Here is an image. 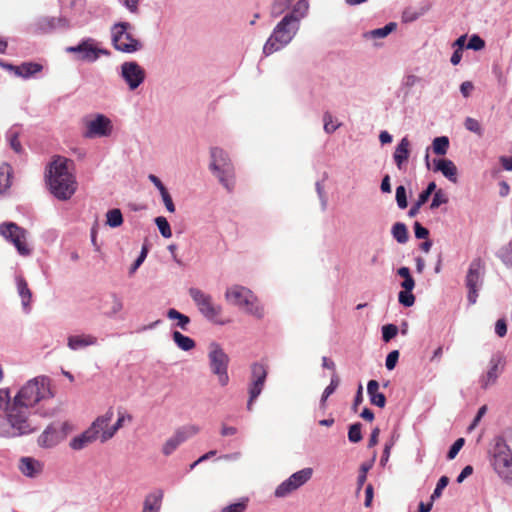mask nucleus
<instances>
[{"label": "nucleus", "instance_id": "1", "mask_svg": "<svg viewBox=\"0 0 512 512\" xmlns=\"http://www.w3.org/2000/svg\"><path fill=\"white\" fill-rule=\"evenodd\" d=\"M309 2L298 0L283 18L275 25L263 46L265 56L272 55L288 46L300 30L301 21L309 12Z\"/></svg>", "mask_w": 512, "mask_h": 512}, {"label": "nucleus", "instance_id": "2", "mask_svg": "<svg viewBox=\"0 0 512 512\" xmlns=\"http://www.w3.org/2000/svg\"><path fill=\"white\" fill-rule=\"evenodd\" d=\"M45 181L55 198L69 200L77 190L73 161L63 156H54L46 167Z\"/></svg>", "mask_w": 512, "mask_h": 512}, {"label": "nucleus", "instance_id": "3", "mask_svg": "<svg viewBox=\"0 0 512 512\" xmlns=\"http://www.w3.org/2000/svg\"><path fill=\"white\" fill-rule=\"evenodd\" d=\"M224 297L229 304L238 307L248 315L257 319L265 316L264 305L248 287L239 284L231 285L226 289Z\"/></svg>", "mask_w": 512, "mask_h": 512}, {"label": "nucleus", "instance_id": "4", "mask_svg": "<svg viewBox=\"0 0 512 512\" xmlns=\"http://www.w3.org/2000/svg\"><path fill=\"white\" fill-rule=\"evenodd\" d=\"M488 454L495 473L503 482L512 486V450L502 436L493 439Z\"/></svg>", "mask_w": 512, "mask_h": 512}, {"label": "nucleus", "instance_id": "5", "mask_svg": "<svg viewBox=\"0 0 512 512\" xmlns=\"http://www.w3.org/2000/svg\"><path fill=\"white\" fill-rule=\"evenodd\" d=\"M50 397H52V393L49 379L45 376H39L27 381L12 401L33 408L41 400Z\"/></svg>", "mask_w": 512, "mask_h": 512}, {"label": "nucleus", "instance_id": "6", "mask_svg": "<svg viewBox=\"0 0 512 512\" xmlns=\"http://www.w3.org/2000/svg\"><path fill=\"white\" fill-rule=\"evenodd\" d=\"M30 409L12 401L6 408V420L10 426L12 438L28 435L37 430V425L30 418Z\"/></svg>", "mask_w": 512, "mask_h": 512}, {"label": "nucleus", "instance_id": "7", "mask_svg": "<svg viewBox=\"0 0 512 512\" xmlns=\"http://www.w3.org/2000/svg\"><path fill=\"white\" fill-rule=\"evenodd\" d=\"M210 157V170L220 184L231 192L235 186V169L228 153L219 147H213L210 150Z\"/></svg>", "mask_w": 512, "mask_h": 512}, {"label": "nucleus", "instance_id": "8", "mask_svg": "<svg viewBox=\"0 0 512 512\" xmlns=\"http://www.w3.org/2000/svg\"><path fill=\"white\" fill-rule=\"evenodd\" d=\"M132 25L121 21L114 23L110 28L111 43L115 50L132 54L142 49V43L131 33Z\"/></svg>", "mask_w": 512, "mask_h": 512}, {"label": "nucleus", "instance_id": "9", "mask_svg": "<svg viewBox=\"0 0 512 512\" xmlns=\"http://www.w3.org/2000/svg\"><path fill=\"white\" fill-rule=\"evenodd\" d=\"M207 358L210 372L217 378L219 385L227 386L230 381L228 374L230 357L228 354L219 343L211 342L208 346Z\"/></svg>", "mask_w": 512, "mask_h": 512}, {"label": "nucleus", "instance_id": "10", "mask_svg": "<svg viewBox=\"0 0 512 512\" xmlns=\"http://www.w3.org/2000/svg\"><path fill=\"white\" fill-rule=\"evenodd\" d=\"M82 136L86 139L106 138L113 132L112 120L102 113H94L82 119Z\"/></svg>", "mask_w": 512, "mask_h": 512}, {"label": "nucleus", "instance_id": "11", "mask_svg": "<svg viewBox=\"0 0 512 512\" xmlns=\"http://www.w3.org/2000/svg\"><path fill=\"white\" fill-rule=\"evenodd\" d=\"M65 51L69 54H74L76 60L94 63L101 56H109L110 52L102 48L100 43L91 37L83 38L77 45L66 47Z\"/></svg>", "mask_w": 512, "mask_h": 512}, {"label": "nucleus", "instance_id": "12", "mask_svg": "<svg viewBox=\"0 0 512 512\" xmlns=\"http://www.w3.org/2000/svg\"><path fill=\"white\" fill-rule=\"evenodd\" d=\"M73 429V425L67 421L58 424L52 423L38 436L37 444L43 449L55 448L66 439Z\"/></svg>", "mask_w": 512, "mask_h": 512}, {"label": "nucleus", "instance_id": "13", "mask_svg": "<svg viewBox=\"0 0 512 512\" xmlns=\"http://www.w3.org/2000/svg\"><path fill=\"white\" fill-rule=\"evenodd\" d=\"M484 277V264L481 258H474L468 267L465 285L468 289L467 300L470 305L477 302L478 292L482 288Z\"/></svg>", "mask_w": 512, "mask_h": 512}, {"label": "nucleus", "instance_id": "14", "mask_svg": "<svg viewBox=\"0 0 512 512\" xmlns=\"http://www.w3.org/2000/svg\"><path fill=\"white\" fill-rule=\"evenodd\" d=\"M0 235L13 244L17 252L22 256L31 254V249L26 243L28 232L14 222H3L0 224Z\"/></svg>", "mask_w": 512, "mask_h": 512}, {"label": "nucleus", "instance_id": "15", "mask_svg": "<svg viewBox=\"0 0 512 512\" xmlns=\"http://www.w3.org/2000/svg\"><path fill=\"white\" fill-rule=\"evenodd\" d=\"M188 293L204 318L216 321V318L221 315L222 306L214 303L213 297L210 294L195 287L190 288Z\"/></svg>", "mask_w": 512, "mask_h": 512}, {"label": "nucleus", "instance_id": "16", "mask_svg": "<svg viewBox=\"0 0 512 512\" xmlns=\"http://www.w3.org/2000/svg\"><path fill=\"white\" fill-rule=\"evenodd\" d=\"M119 75L130 91L138 89L145 81L146 72L136 61H126L120 65Z\"/></svg>", "mask_w": 512, "mask_h": 512}, {"label": "nucleus", "instance_id": "17", "mask_svg": "<svg viewBox=\"0 0 512 512\" xmlns=\"http://www.w3.org/2000/svg\"><path fill=\"white\" fill-rule=\"evenodd\" d=\"M313 474L312 468H304L284 480L275 489L274 495L277 498H284L308 482Z\"/></svg>", "mask_w": 512, "mask_h": 512}, {"label": "nucleus", "instance_id": "18", "mask_svg": "<svg viewBox=\"0 0 512 512\" xmlns=\"http://www.w3.org/2000/svg\"><path fill=\"white\" fill-rule=\"evenodd\" d=\"M113 417L114 410L112 407H110L105 411L104 414L96 417L94 421L91 423L89 428L97 441H100L101 443H106L114 437L113 431L111 429V421Z\"/></svg>", "mask_w": 512, "mask_h": 512}, {"label": "nucleus", "instance_id": "19", "mask_svg": "<svg viewBox=\"0 0 512 512\" xmlns=\"http://www.w3.org/2000/svg\"><path fill=\"white\" fill-rule=\"evenodd\" d=\"M504 366V356L501 353L493 354L488 362L487 370L479 378L481 388L488 389L493 386L502 374Z\"/></svg>", "mask_w": 512, "mask_h": 512}, {"label": "nucleus", "instance_id": "20", "mask_svg": "<svg viewBox=\"0 0 512 512\" xmlns=\"http://www.w3.org/2000/svg\"><path fill=\"white\" fill-rule=\"evenodd\" d=\"M199 431L200 428L196 425H187L177 429L163 444L162 453L165 456L171 455L183 442L198 434Z\"/></svg>", "mask_w": 512, "mask_h": 512}, {"label": "nucleus", "instance_id": "21", "mask_svg": "<svg viewBox=\"0 0 512 512\" xmlns=\"http://www.w3.org/2000/svg\"><path fill=\"white\" fill-rule=\"evenodd\" d=\"M98 337L89 333H79L69 335L67 338V347L72 351H79L90 346L98 345Z\"/></svg>", "mask_w": 512, "mask_h": 512}, {"label": "nucleus", "instance_id": "22", "mask_svg": "<svg viewBox=\"0 0 512 512\" xmlns=\"http://www.w3.org/2000/svg\"><path fill=\"white\" fill-rule=\"evenodd\" d=\"M18 468L24 476L35 478L43 472L44 464L33 457H22L19 460Z\"/></svg>", "mask_w": 512, "mask_h": 512}, {"label": "nucleus", "instance_id": "23", "mask_svg": "<svg viewBox=\"0 0 512 512\" xmlns=\"http://www.w3.org/2000/svg\"><path fill=\"white\" fill-rule=\"evenodd\" d=\"M433 170L441 172L452 183L457 182V167L450 159L439 158L433 161Z\"/></svg>", "mask_w": 512, "mask_h": 512}, {"label": "nucleus", "instance_id": "24", "mask_svg": "<svg viewBox=\"0 0 512 512\" xmlns=\"http://www.w3.org/2000/svg\"><path fill=\"white\" fill-rule=\"evenodd\" d=\"M410 154V141L408 137H403L395 148L393 159L399 170L404 168Z\"/></svg>", "mask_w": 512, "mask_h": 512}, {"label": "nucleus", "instance_id": "25", "mask_svg": "<svg viewBox=\"0 0 512 512\" xmlns=\"http://www.w3.org/2000/svg\"><path fill=\"white\" fill-rule=\"evenodd\" d=\"M15 283H16L18 295L21 298L22 308L25 313H29L30 309H31L30 303L32 300V292L29 289L26 280L22 276H20V275L16 276Z\"/></svg>", "mask_w": 512, "mask_h": 512}, {"label": "nucleus", "instance_id": "26", "mask_svg": "<svg viewBox=\"0 0 512 512\" xmlns=\"http://www.w3.org/2000/svg\"><path fill=\"white\" fill-rule=\"evenodd\" d=\"M97 441L94 437L92 431L88 427L85 431H83L81 434L73 437L69 442V447L72 450L80 451L87 447L89 444Z\"/></svg>", "mask_w": 512, "mask_h": 512}, {"label": "nucleus", "instance_id": "27", "mask_svg": "<svg viewBox=\"0 0 512 512\" xmlns=\"http://www.w3.org/2000/svg\"><path fill=\"white\" fill-rule=\"evenodd\" d=\"M163 491L157 489L149 493L144 500L142 512H159L163 499Z\"/></svg>", "mask_w": 512, "mask_h": 512}, {"label": "nucleus", "instance_id": "28", "mask_svg": "<svg viewBox=\"0 0 512 512\" xmlns=\"http://www.w3.org/2000/svg\"><path fill=\"white\" fill-rule=\"evenodd\" d=\"M65 26H67V20L65 18L43 17L36 23L37 30L43 33Z\"/></svg>", "mask_w": 512, "mask_h": 512}, {"label": "nucleus", "instance_id": "29", "mask_svg": "<svg viewBox=\"0 0 512 512\" xmlns=\"http://www.w3.org/2000/svg\"><path fill=\"white\" fill-rule=\"evenodd\" d=\"M367 393L371 404L383 408L386 405V397L379 392V383L376 380H370L367 384Z\"/></svg>", "mask_w": 512, "mask_h": 512}, {"label": "nucleus", "instance_id": "30", "mask_svg": "<svg viewBox=\"0 0 512 512\" xmlns=\"http://www.w3.org/2000/svg\"><path fill=\"white\" fill-rule=\"evenodd\" d=\"M14 73L22 78H29L42 70V65L34 62H26L19 66H9Z\"/></svg>", "mask_w": 512, "mask_h": 512}, {"label": "nucleus", "instance_id": "31", "mask_svg": "<svg viewBox=\"0 0 512 512\" xmlns=\"http://www.w3.org/2000/svg\"><path fill=\"white\" fill-rule=\"evenodd\" d=\"M172 339L175 345L185 352L191 351L196 346L195 341L191 337L182 334L180 331H173Z\"/></svg>", "mask_w": 512, "mask_h": 512}, {"label": "nucleus", "instance_id": "32", "mask_svg": "<svg viewBox=\"0 0 512 512\" xmlns=\"http://www.w3.org/2000/svg\"><path fill=\"white\" fill-rule=\"evenodd\" d=\"M167 318L169 320H175L176 327L183 331L188 330V326L191 322L190 318L187 315L180 313L178 310L174 308H170L167 310Z\"/></svg>", "mask_w": 512, "mask_h": 512}, {"label": "nucleus", "instance_id": "33", "mask_svg": "<svg viewBox=\"0 0 512 512\" xmlns=\"http://www.w3.org/2000/svg\"><path fill=\"white\" fill-rule=\"evenodd\" d=\"M294 0H273L270 7L271 17H279L291 8Z\"/></svg>", "mask_w": 512, "mask_h": 512}, {"label": "nucleus", "instance_id": "34", "mask_svg": "<svg viewBox=\"0 0 512 512\" xmlns=\"http://www.w3.org/2000/svg\"><path fill=\"white\" fill-rule=\"evenodd\" d=\"M12 169L9 164L0 165V193H4L11 186Z\"/></svg>", "mask_w": 512, "mask_h": 512}, {"label": "nucleus", "instance_id": "35", "mask_svg": "<svg viewBox=\"0 0 512 512\" xmlns=\"http://www.w3.org/2000/svg\"><path fill=\"white\" fill-rule=\"evenodd\" d=\"M396 26H397L396 23L390 22V23L386 24L384 27L377 28V29L366 32L365 37L371 38V39L385 38L396 29Z\"/></svg>", "mask_w": 512, "mask_h": 512}, {"label": "nucleus", "instance_id": "36", "mask_svg": "<svg viewBox=\"0 0 512 512\" xmlns=\"http://www.w3.org/2000/svg\"><path fill=\"white\" fill-rule=\"evenodd\" d=\"M86 7V0H68L64 9H69L71 16L76 19L83 17Z\"/></svg>", "mask_w": 512, "mask_h": 512}, {"label": "nucleus", "instance_id": "37", "mask_svg": "<svg viewBox=\"0 0 512 512\" xmlns=\"http://www.w3.org/2000/svg\"><path fill=\"white\" fill-rule=\"evenodd\" d=\"M391 234L399 244H405L409 238L408 229L402 222H397L392 226Z\"/></svg>", "mask_w": 512, "mask_h": 512}, {"label": "nucleus", "instance_id": "38", "mask_svg": "<svg viewBox=\"0 0 512 512\" xmlns=\"http://www.w3.org/2000/svg\"><path fill=\"white\" fill-rule=\"evenodd\" d=\"M267 369L262 363H253L251 366V382L265 384Z\"/></svg>", "mask_w": 512, "mask_h": 512}, {"label": "nucleus", "instance_id": "39", "mask_svg": "<svg viewBox=\"0 0 512 512\" xmlns=\"http://www.w3.org/2000/svg\"><path fill=\"white\" fill-rule=\"evenodd\" d=\"M133 420V417L131 414L126 412L124 409L119 408L117 410V420L114 424H111V429L113 431V436L116 435L119 429H121L125 423H131Z\"/></svg>", "mask_w": 512, "mask_h": 512}, {"label": "nucleus", "instance_id": "40", "mask_svg": "<svg viewBox=\"0 0 512 512\" xmlns=\"http://www.w3.org/2000/svg\"><path fill=\"white\" fill-rule=\"evenodd\" d=\"M397 274L401 276L404 280L401 282V287L403 290L413 291L415 287V281L411 276L410 269L408 267H400L397 270Z\"/></svg>", "mask_w": 512, "mask_h": 512}, {"label": "nucleus", "instance_id": "41", "mask_svg": "<svg viewBox=\"0 0 512 512\" xmlns=\"http://www.w3.org/2000/svg\"><path fill=\"white\" fill-rule=\"evenodd\" d=\"M123 223L122 212L118 208L108 210L106 213V224L111 228H117Z\"/></svg>", "mask_w": 512, "mask_h": 512}, {"label": "nucleus", "instance_id": "42", "mask_svg": "<svg viewBox=\"0 0 512 512\" xmlns=\"http://www.w3.org/2000/svg\"><path fill=\"white\" fill-rule=\"evenodd\" d=\"M19 136V129L17 127L10 128L6 133L7 141L9 142L11 148L17 152L20 153L22 150L21 143L18 140Z\"/></svg>", "mask_w": 512, "mask_h": 512}, {"label": "nucleus", "instance_id": "43", "mask_svg": "<svg viewBox=\"0 0 512 512\" xmlns=\"http://www.w3.org/2000/svg\"><path fill=\"white\" fill-rule=\"evenodd\" d=\"M432 148L435 154L445 155L449 148V139L446 136L436 137L433 140Z\"/></svg>", "mask_w": 512, "mask_h": 512}, {"label": "nucleus", "instance_id": "44", "mask_svg": "<svg viewBox=\"0 0 512 512\" xmlns=\"http://www.w3.org/2000/svg\"><path fill=\"white\" fill-rule=\"evenodd\" d=\"M338 385H339V379H338V376L334 373L331 378L330 384L323 391V394H322V397L320 400L321 407H323V408L325 407L326 400L328 399V397L331 394H333L335 392Z\"/></svg>", "mask_w": 512, "mask_h": 512}, {"label": "nucleus", "instance_id": "45", "mask_svg": "<svg viewBox=\"0 0 512 512\" xmlns=\"http://www.w3.org/2000/svg\"><path fill=\"white\" fill-rule=\"evenodd\" d=\"M155 224L162 235V237L168 239L172 236V231L169 222L163 216H159L155 218Z\"/></svg>", "mask_w": 512, "mask_h": 512}, {"label": "nucleus", "instance_id": "46", "mask_svg": "<svg viewBox=\"0 0 512 512\" xmlns=\"http://www.w3.org/2000/svg\"><path fill=\"white\" fill-rule=\"evenodd\" d=\"M464 127L468 131L475 133L478 136L483 135V128H482L481 124L479 123V121L475 118L466 117L465 121H464Z\"/></svg>", "mask_w": 512, "mask_h": 512}, {"label": "nucleus", "instance_id": "47", "mask_svg": "<svg viewBox=\"0 0 512 512\" xmlns=\"http://www.w3.org/2000/svg\"><path fill=\"white\" fill-rule=\"evenodd\" d=\"M323 122H324V126H323L324 131L328 134H332L341 126V123L334 121L332 115L329 112H326L324 114Z\"/></svg>", "mask_w": 512, "mask_h": 512}, {"label": "nucleus", "instance_id": "48", "mask_svg": "<svg viewBox=\"0 0 512 512\" xmlns=\"http://www.w3.org/2000/svg\"><path fill=\"white\" fill-rule=\"evenodd\" d=\"M448 202V196L447 194L442 190H436L433 194V198L430 204V209H436L439 206L446 204Z\"/></svg>", "mask_w": 512, "mask_h": 512}, {"label": "nucleus", "instance_id": "49", "mask_svg": "<svg viewBox=\"0 0 512 512\" xmlns=\"http://www.w3.org/2000/svg\"><path fill=\"white\" fill-rule=\"evenodd\" d=\"M448 484H449V478L447 476L440 477L433 493L431 494L430 500L432 502H434L436 499L440 498L442 495L443 489H445Z\"/></svg>", "mask_w": 512, "mask_h": 512}, {"label": "nucleus", "instance_id": "50", "mask_svg": "<svg viewBox=\"0 0 512 512\" xmlns=\"http://www.w3.org/2000/svg\"><path fill=\"white\" fill-rule=\"evenodd\" d=\"M398 301L404 307H411L415 303V296L412 291L402 290L398 294Z\"/></svg>", "mask_w": 512, "mask_h": 512}, {"label": "nucleus", "instance_id": "51", "mask_svg": "<svg viewBox=\"0 0 512 512\" xmlns=\"http://www.w3.org/2000/svg\"><path fill=\"white\" fill-rule=\"evenodd\" d=\"M348 439L352 443H358L362 440L361 424L354 423L349 427Z\"/></svg>", "mask_w": 512, "mask_h": 512}, {"label": "nucleus", "instance_id": "52", "mask_svg": "<svg viewBox=\"0 0 512 512\" xmlns=\"http://www.w3.org/2000/svg\"><path fill=\"white\" fill-rule=\"evenodd\" d=\"M398 333V327L394 324H387L382 327V338L384 342H389Z\"/></svg>", "mask_w": 512, "mask_h": 512}, {"label": "nucleus", "instance_id": "53", "mask_svg": "<svg viewBox=\"0 0 512 512\" xmlns=\"http://www.w3.org/2000/svg\"><path fill=\"white\" fill-rule=\"evenodd\" d=\"M112 306L110 311L107 313L108 317H114L123 310V302L116 294H112Z\"/></svg>", "mask_w": 512, "mask_h": 512}, {"label": "nucleus", "instance_id": "54", "mask_svg": "<svg viewBox=\"0 0 512 512\" xmlns=\"http://www.w3.org/2000/svg\"><path fill=\"white\" fill-rule=\"evenodd\" d=\"M396 202L400 209H405L408 205L407 203V195H406V189L404 186H398L396 188Z\"/></svg>", "mask_w": 512, "mask_h": 512}, {"label": "nucleus", "instance_id": "55", "mask_svg": "<svg viewBox=\"0 0 512 512\" xmlns=\"http://www.w3.org/2000/svg\"><path fill=\"white\" fill-rule=\"evenodd\" d=\"M501 261L508 267H512V242L498 253Z\"/></svg>", "mask_w": 512, "mask_h": 512}, {"label": "nucleus", "instance_id": "56", "mask_svg": "<svg viewBox=\"0 0 512 512\" xmlns=\"http://www.w3.org/2000/svg\"><path fill=\"white\" fill-rule=\"evenodd\" d=\"M435 191H436V183H435V182H430V183L427 185L426 189H425V190H423V191L419 194L417 201H419V202H420V204H423V205H424V204L428 201V199H429V197L431 196V194H432V193H435Z\"/></svg>", "mask_w": 512, "mask_h": 512}, {"label": "nucleus", "instance_id": "57", "mask_svg": "<svg viewBox=\"0 0 512 512\" xmlns=\"http://www.w3.org/2000/svg\"><path fill=\"white\" fill-rule=\"evenodd\" d=\"M247 499H243L240 502L225 506L221 512H245L247 508Z\"/></svg>", "mask_w": 512, "mask_h": 512}, {"label": "nucleus", "instance_id": "58", "mask_svg": "<svg viewBox=\"0 0 512 512\" xmlns=\"http://www.w3.org/2000/svg\"><path fill=\"white\" fill-rule=\"evenodd\" d=\"M485 46L484 40L478 35H472L466 45L467 49L479 51Z\"/></svg>", "mask_w": 512, "mask_h": 512}, {"label": "nucleus", "instance_id": "59", "mask_svg": "<svg viewBox=\"0 0 512 512\" xmlns=\"http://www.w3.org/2000/svg\"><path fill=\"white\" fill-rule=\"evenodd\" d=\"M464 443H465L464 438H458L450 447L448 454H447V458L449 460L454 459L457 456V454L459 453V451L461 450V448L463 447Z\"/></svg>", "mask_w": 512, "mask_h": 512}, {"label": "nucleus", "instance_id": "60", "mask_svg": "<svg viewBox=\"0 0 512 512\" xmlns=\"http://www.w3.org/2000/svg\"><path fill=\"white\" fill-rule=\"evenodd\" d=\"M147 253H148L147 247L143 246L139 256L137 257V259L134 261V263L132 264V266L130 268V274L135 273L136 270L142 265V263L145 261V259L147 257Z\"/></svg>", "mask_w": 512, "mask_h": 512}, {"label": "nucleus", "instance_id": "61", "mask_svg": "<svg viewBox=\"0 0 512 512\" xmlns=\"http://www.w3.org/2000/svg\"><path fill=\"white\" fill-rule=\"evenodd\" d=\"M398 359H399V351L398 350L391 351L386 357V361H385L386 368L388 370H393L397 364Z\"/></svg>", "mask_w": 512, "mask_h": 512}, {"label": "nucleus", "instance_id": "62", "mask_svg": "<svg viewBox=\"0 0 512 512\" xmlns=\"http://www.w3.org/2000/svg\"><path fill=\"white\" fill-rule=\"evenodd\" d=\"M265 384L251 382L249 385V396H251V400H256L258 396L261 394Z\"/></svg>", "mask_w": 512, "mask_h": 512}, {"label": "nucleus", "instance_id": "63", "mask_svg": "<svg viewBox=\"0 0 512 512\" xmlns=\"http://www.w3.org/2000/svg\"><path fill=\"white\" fill-rule=\"evenodd\" d=\"M119 2L131 13H139V2L140 0H119Z\"/></svg>", "mask_w": 512, "mask_h": 512}, {"label": "nucleus", "instance_id": "64", "mask_svg": "<svg viewBox=\"0 0 512 512\" xmlns=\"http://www.w3.org/2000/svg\"><path fill=\"white\" fill-rule=\"evenodd\" d=\"M414 233L417 239H426L429 235L428 229L422 226L419 222H415L414 224Z\"/></svg>", "mask_w": 512, "mask_h": 512}]
</instances>
